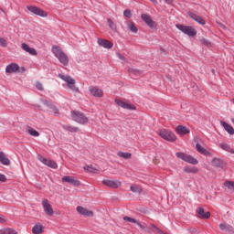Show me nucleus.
I'll return each mask as SVG.
<instances>
[{"label": "nucleus", "mask_w": 234, "mask_h": 234, "mask_svg": "<svg viewBox=\"0 0 234 234\" xmlns=\"http://www.w3.org/2000/svg\"><path fill=\"white\" fill-rule=\"evenodd\" d=\"M219 147L222 149V151H226L227 153H231V154H234V149L229 144L221 143L219 144Z\"/></svg>", "instance_id": "obj_26"}, {"label": "nucleus", "mask_w": 234, "mask_h": 234, "mask_svg": "<svg viewBox=\"0 0 234 234\" xmlns=\"http://www.w3.org/2000/svg\"><path fill=\"white\" fill-rule=\"evenodd\" d=\"M122 220H124L125 222H132V224H138V220L127 216L123 217Z\"/></svg>", "instance_id": "obj_37"}, {"label": "nucleus", "mask_w": 234, "mask_h": 234, "mask_svg": "<svg viewBox=\"0 0 234 234\" xmlns=\"http://www.w3.org/2000/svg\"><path fill=\"white\" fill-rule=\"evenodd\" d=\"M176 132L177 133V134H179L180 136H184V134H189V133H191V131L189 129H187L186 126L184 125H178L176 128Z\"/></svg>", "instance_id": "obj_22"}, {"label": "nucleus", "mask_w": 234, "mask_h": 234, "mask_svg": "<svg viewBox=\"0 0 234 234\" xmlns=\"http://www.w3.org/2000/svg\"><path fill=\"white\" fill-rule=\"evenodd\" d=\"M115 103H117L119 107H122V109H127L128 111H134L136 109L132 103H127L121 100H115Z\"/></svg>", "instance_id": "obj_17"}, {"label": "nucleus", "mask_w": 234, "mask_h": 234, "mask_svg": "<svg viewBox=\"0 0 234 234\" xmlns=\"http://www.w3.org/2000/svg\"><path fill=\"white\" fill-rule=\"evenodd\" d=\"M143 21H144V23H146L147 27H149V28H155L156 27V22L153 21V18H151V16L147 15V14H143L141 16Z\"/></svg>", "instance_id": "obj_11"}, {"label": "nucleus", "mask_w": 234, "mask_h": 234, "mask_svg": "<svg viewBox=\"0 0 234 234\" xmlns=\"http://www.w3.org/2000/svg\"><path fill=\"white\" fill-rule=\"evenodd\" d=\"M0 163L3 164V165H10V159H8L3 152H0Z\"/></svg>", "instance_id": "obj_29"}, {"label": "nucleus", "mask_w": 234, "mask_h": 234, "mask_svg": "<svg viewBox=\"0 0 234 234\" xmlns=\"http://www.w3.org/2000/svg\"><path fill=\"white\" fill-rule=\"evenodd\" d=\"M71 118L73 122H77V123H80L82 125L89 122V118L85 116V113L80 111H71Z\"/></svg>", "instance_id": "obj_4"}, {"label": "nucleus", "mask_w": 234, "mask_h": 234, "mask_svg": "<svg viewBox=\"0 0 234 234\" xmlns=\"http://www.w3.org/2000/svg\"><path fill=\"white\" fill-rule=\"evenodd\" d=\"M102 184L104 186H107V187H110L111 189H118L120 186H122V183L120 181H112L109 179L102 180Z\"/></svg>", "instance_id": "obj_10"}, {"label": "nucleus", "mask_w": 234, "mask_h": 234, "mask_svg": "<svg viewBox=\"0 0 234 234\" xmlns=\"http://www.w3.org/2000/svg\"><path fill=\"white\" fill-rule=\"evenodd\" d=\"M8 46V42L6 39L0 37V47L6 48Z\"/></svg>", "instance_id": "obj_42"}, {"label": "nucleus", "mask_w": 234, "mask_h": 234, "mask_svg": "<svg viewBox=\"0 0 234 234\" xmlns=\"http://www.w3.org/2000/svg\"><path fill=\"white\" fill-rule=\"evenodd\" d=\"M151 3H154V5H157L158 4V1L157 0H150Z\"/></svg>", "instance_id": "obj_53"}, {"label": "nucleus", "mask_w": 234, "mask_h": 234, "mask_svg": "<svg viewBox=\"0 0 234 234\" xmlns=\"http://www.w3.org/2000/svg\"><path fill=\"white\" fill-rule=\"evenodd\" d=\"M159 135L161 136V138H163V140H166V142H176V135L169 130H160Z\"/></svg>", "instance_id": "obj_7"}, {"label": "nucleus", "mask_w": 234, "mask_h": 234, "mask_svg": "<svg viewBox=\"0 0 234 234\" xmlns=\"http://www.w3.org/2000/svg\"><path fill=\"white\" fill-rule=\"evenodd\" d=\"M42 103L44 105H46V107H48V109H50V111L55 114V116H58L59 115V110L52 102H50V101H48L47 100H43Z\"/></svg>", "instance_id": "obj_14"}, {"label": "nucleus", "mask_w": 234, "mask_h": 234, "mask_svg": "<svg viewBox=\"0 0 234 234\" xmlns=\"http://www.w3.org/2000/svg\"><path fill=\"white\" fill-rule=\"evenodd\" d=\"M17 70H19V65H17L16 63H11L7 65L5 68L6 74H12L14 72H17Z\"/></svg>", "instance_id": "obj_20"}, {"label": "nucleus", "mask_w": 234, "mask_h": 234, "mask_svg": "<svg viewBox=\"0 0 234 234\" xmlns=\"http://www.w3.org/2000/svg\"><path fill=\"white\" fill-rule=\"evenodd\" d=\"M1 234H17V232L12 229H2L0 230Z\"/></svg>", "instance_id": "obj_35"}, {"label": "nucleus", "mask_w": 234, "mask_h": 234, "mask_svg": "<svg viewBox=\"0 0 234 234\" xmlns=\"http://www.w3.org/2000/svg\"><path fill=\"white\" fill-rule=\"evenodd\" d=\"M188 231L190 233H197V229H189Z\"/></svg>", "instance_id": "obj_51"}, {"label": "nucleus", "mask_w": 234, "mask_h": 234, "mask_svg": "<svg viewBox=\"0 0 234 234\" xmlns=\"http://www.w3.org/2000/svg\"><path fill=\"white\" fill-rule=\"evenodd\" d=\"M183 170L185 173H198V168L195 166L194 167L185 166Z\"/></svg>", "instance_id": "obj_33"}, {"label": "nucleus", "mask_w": 234, "mask_h": 234, "mask_svg": "<svg viewBox=\"0 0 234 234\" xmlns=\"http://www.w3.org/2000/svg\"><path fill=\"white\" fill-rule=\"evenodd\" d=\"M164 2H165L166 5H172V4H173V0H164Z\"/></svg>", "instance_id": "obj_49"}, {"label": "nucleus", "mask_w": 234, "mask_h": 234, "mask_svg": "<svg viewBox=\"0 0 234 234\" xmlns=\"http://www.w3.org/2000/svg\"><path fill=\"white\" fill-rule=\"evenodd\" d=\"M58 78L63 81H66L67 86L70 89L72 92L80 93V88L76 87V80L69 75L58 74Z\"/></svg>", "instance_id": "obj_2"}, {"label": "nucleus", "mask_w": 234, "mask_h": 234, "mask_svg": "<svg viewBox=\"0 0 234 234\" xmlns=\"http://www.w3.org/2000/svg\"><path fill=\"white\" fill-rule=\"evenodd\" d=\"M51 51L53 52L55 58L58 59L59 63L67 67L69 65V56L65 54L61 47L59 46H53L51 48Z\"/></svg>", "instance_id": "obj_1"}, {"label": "nucleus", "mask_w": 234, "mask_h": 234, "mask_svg": "<svg viewBox=\"0 0 234 234\" xmlns=\"http://www.w3.org/2000/svg\"><path fill=\"white\" fill-rule=\"evenodd\" d=\"M200 44L205 45V47H209L211 45V42L206 38H201L200 39Z\"/></svg>", "instance_id": "obj_41"}, {"label": "nucleus", "mask_w": 234, "mask_h": 234, "mask_svg": "<svg viewBox=\"0 0 234 234\" xmlns=\"http://www.w3.org/2000/svg\"><path fill=\"white\" fill-rule=\"evenodd\" d=\"M27 133L31 135V136H35L37 137L39 136V132L36 131L34 128L29 127L27 130Z\"/></svg>", "instance_id": "obj_36"}, {"label": "nucleus", "mask_w": 234, "mask_h": 234, "mask_svg": "<svg viewBox=\"0 0 234 234\" xmlns=\"http://www.w3.org/2000/svg\"><path fill=\"white\" fill-rule=\"evenodd\" d=\"M27 8L29 12H31V14H34L35 16H38L39 17H47V16H48V14L45 10L37 6L27 5Z\"/></svg>", "instance_id": "obj_8"}, {"label": "nucleus", "mask_w": 234, "mask_h": 234, "mask_svg": "<svg viewBox=\"0 0 234 234\" xmlns=\"http://www.w3.org/2000/svg\"><path fill=\"white\" fill-rule=\"evenodd\" d=\"M130 190L132 191V193H142V186L138 185L132 186H130Z\"/></svg>", "instance_id": "obj_34"}, {"label": "nucleus", "mask_w": 234, "mask_h": 234, "mask_svg": "<svg viewBox=\"0 0 234 234\" xmlns=\"http://www.w3.org/2000/svg\"><path fill=\"white\" fill-rule=\"evenodd\" d=\"M130 74H133L134 76H141L142 70L136 69H129Z\"/></svg>", "instance_id": "obj_39"}, {"label": "nucleus", "mask_w": 234, "mask_h": 234, "mask_svg": "<svg viewBox=\"0 0 234 234\" xmlns=\"http://www.w3.org/2000/svg\"><path fill=\"white\" fill-rule=\"evenodd\" d=\"M197 213L198 214L199 218L206 219V218H209L211 217V213L210 212H205L204 207H198L197 209Z\"/></svg>", "instance_id": "obj_24"}, {"label": "nucleus", "mask_w": 234, "mask_h": 234, "mask_svg": "<svg viewBox=\"0 0 234 234\" xmlns=\"http://www.w3.org/2000/svg\"><path fill=\"white\" fill-rule=\"evenodd\" d=\"M6 180V176L0 174V182H5Z\"/></svg>", "instance_id": "obj_46"}, {"label": "nucleus", "mask_w": 234, "mask_h": 234, "mask_svg": "<svg viewBox=\"0 0 234 234\" xmlns=\"http://www.w3.org/2000/svg\"><path fill=\"white\" fill-rule=\"evenodd\" d=\"M127 27L133 34L138 33V27H136V26H134V24H133V22L128 21L127 22Z\"/></svg>", "instance_id": "obj_32"}, {"label": "nucleus", "mask_w": 234, "mask_h": 234, "mask_svg": "<svg viewBox=\"0 0 234 234\" xmlns=\"http://www.w3.org/2000/svg\"><path fill=\"white\" fill-rule=\"evenodd\" d=\"M232 123H234V118L231 119Z\"/></svg>", "instance_id": "obj_54"}, {"label": "nucleus", "mask_w": 234, "mask_h": 234, "mask_svg": "<svg viewBox=\"0 0 234 234\" xmlns=\"http://www.w3.org/2000/svg\"><path fill=\"white\" fill-rule=\"evenodd\" d=\"M196 149L197 153H200L201 154H204L205 156H211V152L207 151L206 148H204L200 144H196Z\"/></svg>", "instance_id": "obj_25"}, {"label": "nucleus", "mask_w": 234, "mask_h": 234, "mask_svg": "<svg viewBox=\"0 0 234 234\" xmlns=\"http://www.w3.org/2000/svg\"><path fill=\"white\" fill-rule=\"evenodd\" d=\"M123 16H124V17H128V18L133 17V14L131 13V10H129V9H126L123 11Z\"/></svg>", "instance_id": "obj_43"}, {"label": "nucleus", "mask_w": 234, "mask_h": 234, "mask_svg": "<svg viewBox=\"0 0 234 234\" xmlns=\"http://www.w3.org/2000/svg\"><path fill=\"white\" fill-rule=\"evenodd\" d=\"M6 222V219L5 218V217L0 216V224H5Z\"/></svg>", "instance_id": "obj_47"}, {"label": "nucleus", "mask_w": 234, "mask_h": 234, "mask_svg": "<svg viewBox=\"0 0 234 234\" xmlns=\"http://www.w3.org/2000/svg\"><path fill=\"white\" fill-rule=\"evenodd\" d=\"M62 182H67L69 186H73V187H80L81 186V182H80V180L70 176H63Z\"/></svg>", "instance_id": "obj_9"}, {"label": "nucleus", "mask_w": 234, "mask_h": 234, "mask_svg": "<svg viewBox=\"0 0 234 234\" xmlns=\"http://www.w3.org/2000/svg\"><path fill=\"white\" fill-rule=\"evenodd\" d=\"M150 226L151 228L156 231V233H159V234H164V231H162V229H160L158 227H156V225L153 224V223H150Z\"/></svg>", "instance_id": "obj_40"}, {"label": "nucleus", "mask_w": 234, "mask_h": 234, "mask_svg": "<svg viewBox=\"0 0 234 234\" xmlns=\"http://www.w3.org/2000/svg\"><path fill=\"white\" fill-rule=\"evenodd\" d=\"M40 161L45 165H48V167H51V169H58V163L55 162V161H52V160L48 159V158H42V159H40Z\"/></svg>", "instance_id": "obj_19"}, {"label": "nucleus", "mask_w": 234, "mask_h": 234, "mask_svg": "<svg viewBox=\"0 0 234 234\" xmlns=\"http://www.w3.org/2000/svg\"><path fill=\"white\" fill-rule=\"evenodd\" d=\"M176 27L177 30H180L183 34H186V36H189V37H195L197 36V29H195L191 26H184L181 24H176Z\"/></svg>", "instance_id": "obj_3"}, {"label": "nucleus", "mask_w": 234, "mask_h": 234, "mask_svg": "<svg viewBox=\"0 0 234 234\" xmlns=\"http://www.w3.org/2000/svg\"><path fill=\"white\" fill-rule=\"evenodd\" d=\"M108 25L109 27L111 28V30H112L113 32H116V24H114V22H112V20L111 18H108Z\"/></svg>", "instance_id": "obj_38"}, {"label": "nucleus", "mask_w": 234, "mask_h": 234, "mask_svg": "<svg viewBox=\"0 0 234 234\" xmlns=\"http://www.w3.org/2000/svg\"><path fill=\"white\" fill-rule=\"evenodd\" d=\"M84 169H85V171H90V166L86 165V166H84Z\"/></svg>", "instance_id": "obj_52"}, {"label": "nucleus", "mask_w": 234, "mask_h": 234, "mask_svg": "<svg viewBox=\"0 0 234 234\" xmlns=\"http://www.w3.org/2000/svg\"><path fill=\"white\" fill-rule=\"evenodd\" d=\"M44 231H45V229H43V225H41V224H37L32 229V233H34V234H41Z\"/></svg>", "instance_id": "obj_28"}, {"label": "nucleus", "mask_w": 234, "mask_h": 234, "mask_svg": "<svg viewBox=\"0 0 234 234\" xmlns=\"http://www.w3.org/2000/svg\"><path fill=\"white\" fill-rule=\"evenodd\" d=\"M136 225L141 228V229H144V231H147L150 233V230L145 228V226L142 225L140 222L137 221Z\"/></svg>", "instance_id": "obj_44"}, {"label": "nucleus", "mask_w": 234, "mask_h": 234, "mask_svg": "<svg viewBox=\"0 0 234 234\" xmlns=\"http://www.w3.org/2000/svg\"><path fill=\"white\" fill-rule=\"evenodd\" d=\"M77 211L80 215H83V217H94V212L88 210L83 207H77Z\"/></svg>", "instance_id": "obj_18"}, {"label": "nucleus", "mask_w": 234, "mask_h": 234, "mask_svg": "<svg viewBox=\"0 0 234 234\" xmlns=\"http://www.w3.org/2000/svg\"><path fill=\"white\" fill-rule=\"evenodd\" d=\"M25 70H27L25 68H19V69L16 72L23 74V72H25Z\"/></svg>", "instance_id": "obj_48"}, {"label": "nucleus", "mask_w": 234, "mask_h": 234, "mask_svg": "<svg viewBox=\"0 0 234 234\" xmlns=\"http://www.w3.org/2000/svg\"><path fill=\"white\" fill-rule=\"evenodd\" d=\"M211 165L213 167H216L217 169H222L223 171H226L228 168V162H226L222 157H214L211 160Z\"/></svg>", "instance_id": "obj_6"}, {"label": "nucleus", "mask_w": 234, "mask_h": 234, "mask_svg": "<svg viewBox=\"0 0 234 234\" xmlns=\"http://www.w3.org/2000/svg\"><path fill=\"white\" fill-rule=\"evenodd\" d=\"M176 156L179 158L180 160H183L184 162H186L187 164H192V165H197L198 160L191 154H187L186 153L177 152L176 153Z\"/></svg>", "instance_id": "obj_5"}, {"label": "nucleus", "mask_w": 234, "mask_h": 234, "mask_svg": "<svg viewBox=\"0 0 234 234\" xmlns=\"http://www.w3.org/2000/svg\"><path fill=\"white\" fill-rule=\"evenodd\" d=\"M219 229H221V231L231 232V231H233V226H231L228 223H221V224H219Z\"/></svg>", "instance_id": "obj_27"}, {"label": "nucleus", "mask_w": 234, "mask_h": 234, "mask_svg": "<svg viewBox=\"0 0 234 234\" xmlns=\"http://www.w3.org/2000/svg\"><path fill=\"white\" fill-rule=\"evenodd\" d=\"M117 57L119 58V59H125V57H123L122 54L117 53Z\"/></svg>", "instance_id": "obj_50"}, {"label": "nucleus", "mask_w": 234, "mask_h": 234, "mask_svg": "<svg viewBox=\"0 0 234 234\" xmlns=\"http://www.w3.org/2000/svg\"><path fill=\"white\" fill-rule=\"evenodd\" d=\"M62 129H64V131H69V133H78V131H80V128L76 126H69L67 124H64Z\"/></svg>", "instance_id": "obj_30"}, {"label": "nucleus", "mask_w": 234, "mask_h": 234, "mask_svg": "<svg viewBox=\"0 0 234 234\" xmlns=\"http://www.w3.org/2000/svg\"><path fill=\"white\" fill-rule=\"evenodd\" d=\"M117 156H119L120 158H124L125 160H129V158H131L133 154L127 152H118Z\"/></svg>", "instance_id": "obj_31"}, {"label": "nucleus", "mask_w": 234, "mask_h": 234, "mask_svg": "<svg viewBox=\"0 0 234 234\" xmlns=\"http://www.w3.org/2000/svg\"><path fill=\"white\" fill-rule=\"evenodd\" d=\"M21 48L31 56H37V51L34 48H30L27 43H23Z\"/></svg>", "instance_id": "obj_21"}, {"label": "nucleus", "mask_w": 234, "mask_h": 234, "mask_svg": "<svg viewBox=\"0 0 234 234\" xmlns=\"http://www.w3.org/2000/svg\"><path fill=\"white\" fill-rule=\"evenodd\" d=\"M220 125L223 127L225 131H227L230 134V136H233L234 134L233 126L229 125L228 122L224 121H220Z\"/></svg>", "instance_id": "obj_23"}, {"label": "nucleus", "mask_w": 234, "mask_h": 234, "mask_svg": "<svg viewBox=\"0 0 234 234\" xmlns=\"http://www.w3.org/2000/svg\"><path fill=\"white\" fill-rule=\"evenodd\" d=\"M36 88L37 89V90H43V84L39 81H37Z\"/></svg>", "instance_id": "obj_45"}, {"label": "nucleus", "mask_w": 234, "mask_h": 234, "mask_svg": "<svg viewBox=\"0 0 234 234\" xmlns=\"http://www.w3.org/2000/svg\"><path fill=\"white\" fill-rule=\"evenodd\" d=\"M97 43L102 48H112L114 47V44L107 39L98 38Z\"/></svg>", "instance_id": "obj_16"}, {"label": "nucleus", "mask_w": 234, "mask_h": 234, "mask_svg": "<svg viewBox=\"0 0 234 234\" xmlns=\"http://www.w3.org/2000/svg\"><path fill=\"white\" fill-rule=\"evenodd\" d=\"M89 90L91 94V96H94L95 98H103V90L98 87L90 86Z\"/></svg>", "instance_id": "obj_12"}, {"label": "nucleus", "mask_w": 234, "mask_h": 234, "mask_svg": "<svg viewBox=\"0 0 234 234\" xmlns=\"http://www.w3.org/2000/svg\"><path fill=\"white\" fill-rule=\"evenodd\" d=\"M188 16L193 21H196V23H198V25H206V20L202 18V16L197 15L196 13L189 12Z\"/></svg>", "instance_id": "obj_15"}, {"label": "nucleus", "mask_w": 234, "mask_h": 234, "mask_svg": "<svg viewBox=\"0 0 234 234\" xmlns=\"http://www.w3.org/2000/svg\"><path fill=\"white\" fill-rule=\"evenodd\" d=\"M42 206L45 213L48 214V217H52V215H54V209H52V206H50L48 199H43Z\"/></svg>", "instance_id": "obj_13"}]
</instances>
